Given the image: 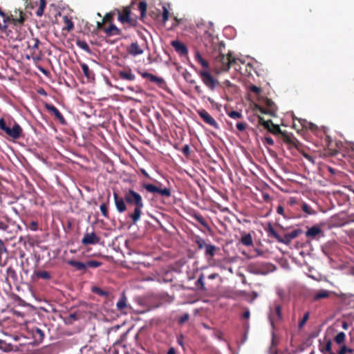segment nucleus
Segmentation results:
<instances>
[{
	"instance_id": "12",
	"label": "nucleus",
	"mask_w": 354,
	"mask_h": 354,
	"mask_svg": "<svg viewBox=\"0 0 354 354\" xmlns=\"http://www.w3.org/2000/svg\"><path fill=\"white\" fill-rule=\"evenodd\" d=\"M76 44L78 47L85 50L86 52L91 53V50L88 44L84 40H77Z\"/></svg>"
},
{
	"instance_id": "5",
	"label": "nucleus",
	"mask_w": 354,
	"mask_h": 354,
	"mask_svg": "<svg viewBox=\"0 0 354 354\" xmlns=\"http://www.w3.org/2000/svg\"><path fill=\"white\" fill-rule=\"evenodd\" d=\"M19 18H14L12 15L8 16L4 12V16H1L3 18V24L8 25V24L9 22L12 23L14 25L22 24L25 21V18L24 17L23 12L19 11Z\"/></svg>"
},
{
	"instance_id": "3",
	"label": "nucleus",
	"mask_w": 354,
	"mask_h": 354,
	"mask_svg": "<svg viewBox=\"0 0 354 354\" xmlns=\"http://www.w3.org/2000/svg\"><path fill=\"white\" fill-rule=\"evenodd\" d=\"M40 41L37 38H32L28 41V48L32 51V57L35 60L41 59V51L39 49Z\"/></svg>"
},
{
	"instance_id": "2",
	"label": "nucleus",
	"mask_w": 354,
	"mask_h": 354,
	"mask_svg": "<svg viewBox=\"0 0 354 354\" xmlns=\"http://www.w3.org/2000/svg\"><path fill=\"white\" fill-rule=\"evenodd\" d=\"M147 7L145 1L133 0L129 6L124 8L122 13L120 10H117L118 20L122 24L127 23L131 26H136L138 19H142L145 16Z\"/></svg>"
},
{
	"instance_id": "17",
	"label": "nucleus",
	"mask_w": 354,
	"mask_h": 354,
	"mask_svg": "<svg viewBox=\"0 0 354 354\" xmlns=\"http://www.w3.org/2000/svg\"><path fill=\"white\" fill-rule=\"evenodd\" d=\"M174 22L171 25V26L169 28V29H174V28H176L179 24L181 22L182 19H178V17H174Z\"/></svg>"
},
{
	"instance_id": "11",
	"label": "nucleus",
	"mask_w": 354,
	"mask_h": 354,
	"mask_svg": "<svg viewBox=\"0 0 354 354\" xmlns=\"http://www.w3.org/2000/svg\"><path fill=\"white\" fill-rule=\"evenodd\" d=\"M129 53L133 55L141 54L142 50L137 43H132L128 50Z\"/></svg>"
},
{
	"instance_id": "10",
	"label": "nucleus",
	"mask_w": 354,
	"mask_h": 354,
	"mask_svg": "<svg viewBox=\"0 0 354 354\" xmlns=\"http://www.w3.org/2000/svg\"><path fill=\"white\" fill-rule=\"evenodd\" d=\"M63 21L65 25L63 28L64 30H67L68 32H70L74 28V24L72 21V19L69 18L68 16H64L63 17Z\"/></svg>"
},
{
	"instance_id": "20",
	"label": "nucleus",
	"mask_w": 354,
	"mask_h": 354,
	"mask_svg": "<svg viewBox=\"0 0 354 354\" xmlns=\"http://www.w3.org/2000/svg\"><path fill=\"white\" fill-rule=\"evenodd\" d=\"M44 8H39L37 9V12H36V15L38 16V17H41L43 13H44Z\"/></svg>"
},
{
	"instance_id": "7",
	"label": "nucleus",
	"mask_w": 354,
	"mask_h": 354,
	"mask_svg": "<svg viewBox=\"0 0 354 354\" xmlns=\"http://www.w3.org/2000/svg\"><path fill=\"white\" fill-rule=\"evenodd\" d=\"M162 5L161 17L162 22L165 25V22L168 20L170 15L171 6L169 3H160Z\"/></svg>"
},
{
	"instance_id": "18",
	"label": "nucleus",
	"mask_w": 354,
	"mask_h": 354,
	"mask_svg": "<svg viewBox=\"0 0 354 354\" xmlns=\"http://www.w3.org/2000/svg\"><path fill=\"white\" fill-rule=\"evenodd\" d=\"M156 85L159 87L163 86V80L156 77Z\"/></svg>"
},
{
	"instance_id": "19",
	"label": "nucleus",
	"mask_w": 354,
	"mask_h": 354,
	"mask_svg": "<svg viewBox=\"0 0 354 354\" xmlns=\"http://www.w3.org/2000/svg\"><path fill=\"white\" fill-rule=\"evenodd\" d=\"M8 26L7 24H1L0 23V31L6 32L7 31Z\"/></svg>"
},
{
	"instance_id": "14",
	"label": "nucleus",
	"mask_w": 354,
	"mask_h": 354,
	"mask_svg": "<svg viewBox=\"0 0 354 354\" xmlns=\"http://www.w3.org/2000/svg\"><path fill=\"white\" fill-rule=\"evenodd\" d=\"M114 17V12H110L109 13H106L105 16L103 18V23H110L112 24V21L113 20Z\"/></svg>"
},
{
	"instance_id": "22",
	"label": "nucleus",
	"mask_w": 354,
	"mask_h": 354,
	"mask_svg": "<svg viewBox=\"0 0 354 354\" xmlns=\"http://www.w3.org/2000/svg\"><path fill=\"white\" fill-rule=\"evenodd\" d=\"M39 71L44 75H48L49 74V71L43 67H39Z\"/></svg>"
},
{
	"instance_id": "21",
	"label": "nucleus",
	"mask_w": 354,
	"mask_h": 354,
	"mask_svg": "<svg viewBox=\"0 0 354 354\" xmlns=\"http://www.w3.org/2000/svg\"><path fill=\"white\" fill-rule=\"evenodd\" d=\"M44 8H39L37 9V12H36V15L38 16V17H41L43 13H44Z\"/></svg>"
},
{
	"instance_id": "25",
	"label": "nucleus",
	"mask_w": 354,
	"mask_h": 354,
	"mask_svg": "<svg viewBox=\"0 0 354 354\" xmlns=\"http://www.w3.org/2000/svg\"><path fill=\"white\" fill-rule=\"evenodd\" d=\"M224 83L225 84V86H227V87H233L234 86L233 84H232L229 80H225L224 82Z\"/></svg>"
},
{
	"instance_id": "8",
	"label": "nucleus",
	"mask_w": 354,
	"mask_h": 354,
	"mask_svg": "<svg viewBox=\"0 0 354 354\" xmlns=\"http://www.w3.org/2000/svg\"><path fill=\"white\" fill-rule=\"evenodd\" d=\"M104 30L106 35L109 37L121 35V30L119 28H118L116 26L113 24H111L108 28H104Z\"/></svg>"
},
{
	"instance_id": "4",
	"label": "nucleus",
	"mask_w": 354,
	"mask_h": 354,
	"mask_svg": "<svg viewBox=\"0 0 354 354\" xmlns=\"http://www.w3.org/2000/svg\"><path fill=\"white\" fill-rule=\"evenodd\" d=\"M171 46L174 48L175 51L180 56H187L188 49L185 44L178 40H173L171 41Z\"/></svg>"
},
{
	"instance_id": "1",
	"label": "nucleus",
	"mask_w": 354,
	"mask_h": 354,
	"mask_svg": "<svg viewBox=\"0 0 354 354\" xmlns=\"http://www.w3.org/2000/svg\"><path fill=\"white\" fill-rule=\"evenodd\" d=\"M210 48L214 59V67L218 72L227 71L232 64H236V59L230 50L225 53V44L218 38H212Z\"/></svg>"
},
{
	"instance_id": "26",
	"label": "nucleus",
	"mask_w": 354,
	"mask_h": 354,
	"mask_svg": "<svg viewBox=\"0 0 354 354\" xmlns=\"http://www.w3.org/2000/svg\"><path fill=\"white\" fill-rule=\"evenodd\" d=\"M248 88H252V89H254V88H259V87H257V86H254V85H252L248 87Z\"/></svg>"
},
{
	"instance_id": "24",
	"label": "nucleus",
	"mask_w": 354,
	"mask_h": 354,
	"mask_svg": "<svg viewBox=\"0 0 354 354\" xmlns=\"http://www.w3.org/2000/svg\"><path fill=\"white\" fill-rule=\"evenodd\" d=\"M104 24L103 21L102 22H97V29L99 30H101V29H103L104 28Z\"/></svg>"
},
{
	"instance_id": "6",
	"label": "nucleus",
	"mask_w": 354,
	"mask_h": 354,
	"mask_svg": "<svg viewBox=\"0 0 354 354\" xmlns=\"http://www.w3.org/2000/svg\"><path fill=\"white\" fill-rule=\"evenodd\" d=\"M201 77L205 85L210 88H214L217 85V81L214 79L211 74L207 71H202Z\"/></svg>"
},
{
	"instance_id": "9",
	"label": "nucleus",
	"mask_w": 354,
	"mask_h": 354,
	"mask_svg": "<svg viewBox=\"0 0 354 354\" xmlns=\"http://www.w3.org/2000/svg\"><path fill=\"white\" fill-rule=\"evenodd\" d=\"M195 60L200 64L203 68L207 69L209 68V63L207 60H205L202 55L200 54L198 51H196L195 53Z\"/></svg>"
},
{
	"instance_id": "27",
	"label": "nucleus",
	"mask_w": 354,
	"mask_h": 354,
	"mask_svg": "<svg viewBox=\"0 0 354 354\" xmlns=\"http://www.w3.org/2000/svg\"><path fill=\"white\" fill-rule=\"evenodd\" d=\"M158 17H159V15L156 13V19H158Z\"/></svg>"
},
{
	"instance_id": "16",
	"label": "nucleus",
	"mask_w": 354,
	"mask_h": 354,
	"mask_svg": "<svg viewBox=\"0 0 354 354\" xmlns=\"http://www.w3.org/2000/svg\"><path fill=\"white\" fill-rule=\"evenodd\" d=\"M120 74L122 77H124V79H127V80H131L133 78V75L130 72L123 71V72H121Z\"/></svg>"
},
{
	"instance_id": "23",
	"label": "nucleus",
	"mask_w": 354,
	"mask_h": 354,
	"mask_svg": "<svg viewBox=\"0 0 354 354\" xmlns=\"http://www.w3.org/2000/svg\"><path fill=\"white\" fill-rule=\"evenodd\" d=\"M39 1H40L39 8L44 9L46 8V0H39Z\"/></svg>"
},
{
	"instance_id": "13",
	"label": "nucleus",
	"mask_w": 354,
	"mask_h": 354,
	"mask_svg": "<svg viewBox=\"0 0 354 354\" xmlns=\"http://www.w3.org/2000/svg\"><path fill=\"white\" fill-rule=\"evenodd\" d=\"M139 73L143 78L148 80L151 82H155V75H154L149 73L146 71H143V72L140 71Z\"/></svg>"
},
{
	"instance_id": "15",
	"label": "nucleus",
	"mask_w": 354,
	"mask_h": 354,
	"mask_svg": "<svg viewBox=\"0 0 354 354\" xmlns=\"http://www.w3.org/2000/svg\"><path fill=\"white\" fill-rule=\"evenodd\" d=\"M81 68H82V70L83 71V73L84 74L85 76L86 77H89V72H90V70H89V68L88 66V65L86 64H81Z\"/></svg>"
}]
</instances>
